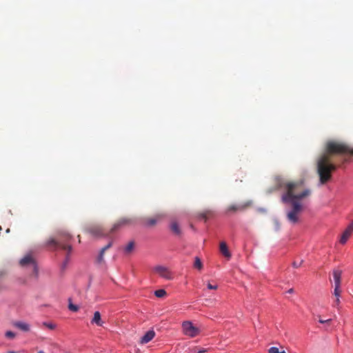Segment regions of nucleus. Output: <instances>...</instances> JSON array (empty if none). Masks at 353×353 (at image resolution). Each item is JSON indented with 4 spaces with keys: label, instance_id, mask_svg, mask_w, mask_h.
Masks as SVG:
<instances>
[{
    "label": "nucleus",
    "instance_id": "f257e3e1",
    "mask_svg": "<svg viewBox=\"0 0 353 353\" xmlns=\"http://www.w3.org/2000/svg\"><path fill=\"white\" fill-rule=\"evenodd\" d=\"M302 181L289 182L283 180H279L278 185L285 192L281 196L282 201L289 205L286 210V217L288 221L294 225L299 223L300 214L303 210L302 201L311 194V190L305 188L301 190Z\"/></svg>",
    "mask_w": 353,
    "mask_h": 353
},
{
    "label": "nucleus",
    "instance_id": "f03ea898",
    "mask_svg": "<svg viewBox=\"0 0 353 353\" xmlns=\"http://www.w3.org/2000/svg\"><path fill=\"white\" fill-rule=\"evenodd\" d=\"M340 156L339 163L347 162L346 154H353V148L337 141H328L325 152L317 159V172L319 175L320 184H324L331 178V172L336 170V165L331 162L330 155Z\"/></svg>",
    "mask_w": 353,
    "mask_h": 353
},
{
    "label": "nucleus",
    "instance_id": "7ed1b4c3",
    "mask_svg": "<svg viewBox=\"0 0 353 353\" xmlns=\"http://www.w3.org/2000/svg\"><path fill=\"white\" fill-rule=\"evenodd\" d=\"M70 239L71 236L67 232H61L57 239L52 238L49 239L47 243V245L48 246H52L56 250L59 249L65 252L66 256L61 265L62 269L66 268L69 261L70 254L72 252V246L68 243Z\"/></svg>",
    "mask_w": 353,
    "mask_h": 353
},
{
    "label": "nucleus",
    "instance_id": "20e7f679",
    "mask_svg": "<svg viewBox=\"0 0 353 353\" xmlns=\"http://www.w3.org/2000/svg\"><path fill=\"white\" fill-rule=\"evenodd\" d=\"M162 218L161 214H157L155 216L149 219L143 218H123L117 222L111 229V232H114L125 225H133L138 223H145L147 226L155 225Z\"/></svg>",
    "mask_w": 353,
    "mask_h": 353
},
{
    "label": "nucleus",
    "instance_id": "39448f33",
    "mask_svg": "<svg viewBox=\"0 0 353 353\" xmlns=\"http://www.w3.org/2000/svg\"><path fill=\"white\" fill-rule=\"evenodd\" d=\"M182 330L183 334L190 338L196 336L201 332L200 328L194 325L190 321H185L182 323Z\"/></svg>",
    "mask_w": 353,
    "mask_h": 353
},
{
    "label": "nucleus",
    "instance_id": "423d86ee",
    "mask_svg": "<svg viewBox=\"0 0 353 353\" xmlns=\"http://www.w3.org/2000/svg\"><path fill=\"white\" fill-rule=\"evenodd\" d=\"M19 265L22 268H32L33 272L34 274H37V265L32 253H28L23 258H21V260L19 261Z\"/></svg>",
    "mask_w": 353,
    "mask_h": 353
},
{
    "label": "nucleus",
    "instance_id": "0eeeda50",
    "mask_svg": "<svg viewBox=\"0 0 353 353\" xmlns=\"http://www.w3.org/2000/svg\"><path fill=\"white\" fill-rule=\"evenodd\" d=\"M154 272L158 274L160 276L165 279H172L171 272L168 270V269L163 265H157L153 268Z\"/></svg>",
    "mask_w": 353,
    "mask_h": 353
},
{
    "label": "nucleus",
    "instance_id": "6e6552de",
    "mask_svg": "<svg viewBox=\"0 0 353 353\" xmlns=\"http://www.w3.org/2000/svg\"><path fill=\"white\" fill-rule=\"evenodd\" d=\"M353 232V220L351 221V223L347 225L346 229L343 232L341 239H340V243L341 244H345L351 234Z\"/></svg>",
    "mask_w": 353,
    "mask_h": 353
},
{
    "label": "nucleus",
    "instance_id": "1a4fd4ad",
    "mask_svg": "<svg viewBox=\"0 0 353 353\" xmlns=\"http://www.w3.org/2000/svg\"><path fill=\"white\" fill-rule=\"evenodd\" d=\"M88 232L95 236H105L108 234L100 226L94 225L88 228Z\"/></svg>",
    "mask_w": 353,
    "mask_h": 353
},
{
    "label": "nucleus",
    "instance_id": "9d476101",
    "mask_svg": "<svg viewBox=\"0 0 353 353\" xmlns=\"http://www.w3.org/2000/svg\"><path fill=\"white\" fill-rule=\"evenodd\" d=\"M342 272L339 270H334L333 271V279L334 282V289H341V279Z\"/></svg>",
    "mask_w": 353,
    "mask_h": 353
},
{
    "label": "nucleus",
    "instance_id": "9b49d317",
    "mask_svg": "<svg viewBox=\"0 0 353 353\" xmlns=\"http://www.w3.org/2000/svg\"><path fill=\"white\" fill-rule=\"evenodd\" d=\"M219 250L222 255L227 259H230L232 256L230 252L228 250L227 244L225 241H221L219 244Z\"/></svg>",
    "mask_w": 353,
    "mask_h": 353
},
{
    "label": "nucleus",
    "instance_id": "f8f14e48",
    "mask_svg": "<svg viewBox=\"0 0 353 353\" xmlns=\"http://www.w3.org/2000/svg\"><path fill=\"white\" fill-rule=\"evenodd\" d=\"M250 204H251V201H248L244 204L232 205L228 208L227 212L229 213V212H234L238 210H244L247 206H248Z\"/></svg>",
    "mask_w": 353,
    "mask_h": 353
},
{
    "label": "nucleus",
    "instance_id": "ddd939ff",
    "mask_svg": "<svg viewBox=\"0 0 353 353\" xmlns=\"http://www.w3.org/2000/svg\"><path fill=\"white\" fill-rule=\"evenodd\" d=\"M155 336V332L153 330L148 331L141 339V343L145 344L150 342Z\"/></svg>",
    "mask_w": 353,
    "mask_h": 353
},
{
    "label": "nucleus",
    "instance_id": "4468645a",
    "mask_svg": "<svg viewBox=\"0 0 353 353\" xmlns=\"http://www.w3.org/2000/svg\"><path fill=\"white\" fill-rule=\"evenodd\" d=\"M341 293V289L334 290L333 294L335 296V300L333 302L332 306L334 307L337 308L338 310L339 309V306H340V303H341V301H340Z\"/></svg>",
    "mask_w": 353,
    "mask_h": 353
},
{
    "label": "nucleus",
    "instance_id": "2eb2a0df",
    "mask_svg": "<svg viewBox=\"0 0 353 353\" xmlns=\"http://www.w3.org/2000/svg\"><path fill=\"white\" fill-rule=\"evenodd\" d=\"M91 323L92 324H95L98 326H103V321L101 320V314L98 311H96L94 313V316H93V318L91 321Z\"/></svg>",
    "mask_w": 353,
    "mask_h": 353
},
{
    "label": "nucleus",
    "instance_id": "dca6fc26",
    "mask_svg": "<svg viewBox=\"0 0 353 353\" xmlns=\"http://www.w3.org/2000/svg\"><path fill=\"white\" fill-rule=\"evenodd\" d=\"M14 325L24 332H28L30 330V325L23 321H17L14 323Z\"/></svg>",
    "mask_w": 353,
    "mask_h": 353
},
{
    "label": "nucleus",
    "instance_id": "f3484780",
    "mask_svg": "<svg viewBox=\"0 0 353 353\" xmlns=\"http://www.w3.org/2000/svg\"><path fill=\"white\" fill-rule=\"evenodd\" d=\"M134 249V242L130 241L123 248L125 254H130Z\"/></svg>",
    "mask_w": 353,
    "mask_h": 353
},
{
    "label": "nucleus",
    "instance_id": "a211bd4d",
    "mask_svg": "<svg viewBox=\"0 0 353 353\" xmlns=\"http://www.w3.org/2000/svg\"><path fill=\"white\" fill-rule=\"evenodd\" d=\"M194 267L199 270L203 268V263L198 256L194 259Z\"/></svg>",
    "mask_w": 353,
    "mask_h": 353
},
{
    "label": "nucleus",
    "instance_id": "6ab92c4d",
    "mask_svg": "<svg viewBox=\"0 0 353 353\" xmlns=\"http://www.w3.org/2000/svg\"><path fill=\"white\" fill-rule=\"evenodd\" d=\"M170 228L175 234H179L180 233V229L176 222H172L170 225Z\"/></svg>",
    "mask_w": 353,
    "mask_h": 353
},
{
    "label": "nucleus",
    "instance_id": "aec40b11",
    "mask_svg": "<svg viewBox=\"0 0 353 353\" xmlns=\"http://www.w3.org/2000/svg\"><path fill=\"white\" fill-rule=\"evenodd\" d=\"M165 294H166V292L163 289L158 290L154 292L155 296L159 298L163 297L165 295Z\"/></svg>",
    "mask_w": 353,
    "mask_h": 353
},
{
    "label": "nucleus",
    "instance_id": "412c9836",
    "mask_svg": "<svg viewBox=\"0 0 353 353\" xmlns=\"http://www.w3.org/2000/svg\"><path fill=\"white\" fill-rule=\"evenodd\" d=\"M69 301H70V303H69V305H68L69 310L72 311V312H77L78 310H79V307L77 305H76L72 304L70 302V299Z\"/></svg>",
    "mask_w": 353,
    "mask_h": 353
},
{
    "label": "nucleus",
    "instance_id": "4be33fe9",
    "mask_svg": "<svg viewBox=\"0 0 353 353\" xmlns=\"http://www.w3.org/2000/svg\"><path fill=\"white\" fill-rule=\"evenodd\" d=\"M269 353H286L285 351L280 352L276 347H272L268 350Z\"/></svg>",
    "mask_w": 353,
    "mask_h": 353
},
{
    "label": "nucleus",
    "instance_id": "5701e85b",
    "mask_svg": "<svg viewBox=\"0 0 353 353\" xmlns=\"http://www.w3.org/2000/svg\"><path fill=\"white\" fill-rule=\"evenodd\" d=\"M43 325L50 330H54L56 327V325L52 323L44 322Z\"/></svg>",
    "mask_w": 353,
    "mask_h": 353
},
{
    "label": "nucleus",
    "instance_id": "b1692460",
    "mask_svg": "<svg viewBox=\"0 0 353 353\" xmlns=\"http://www.w3.org/2000/svg\"><path fill=\"white\" fill-rule=\"evenodd\" d=\"M5 336L9 339H14L15 337V333L12 331H7L5 333Z\"/></svg>",
    "mask_w": 353,
    "mask_h": 353
},
{
    "label": "nucleus",
    "instance_id": "393cba45",
    "mask_svg": "<svg viewBox=\"0 0 353 353\" xmlns=\"http://www.w3.org/2000/svg\"><path fill=\"white\" fill-rule=\"evenodd\" d=\"M303 262V260H301L299 263H298L296 261H294L292 263V266L295 268H299L302 265Z\"/></svg>",
    "mask_w": 353,
    "mask_h": 353
},
{
    "label": "nucleus",
    "instance_id": "a878e982",
    "mask_svg": "<svg viewBox=\"0 0 353 353\" xmlns=\"http://www.w3.org/2000/svg\"><path fill=\"white\" fill-rule=\"evenodd\" d=\"M105 252H103V250H101L100 251V253H99V255L98 256V261L100 263L103 261V254H104Z\"/></svg>",
    "mask_w": 353,
    "mask_h": 353
},
{
    "label": "nucleus",
    "instance_id": "bb28decb",
    "mask_svg": "<svg viewBox=\"0 0 353 353\" xmlns=\"http://www.w3.org/2000/svg\"><path fill=\"white\" fill-rule=\"evenodd\" d=\"M207 287L209 290H216L218 288L216 285H212L210 283H208Z\"/></svg>",
    "mask_w": 353,
    "mask_h": 353
},
{
    "label": "nucleus",
    "instance_id": "cd10ccee",
    "mask_svg": "<svg viewBox=\"0 0 353 353\" xmlns=\"http://www.w3.org/2000/svg\"><path fill=\"white\" fill-rule=\"evenodd\" d=\"M112 246V242H109L108 244L107 245H105V247H103L101 250H103V252H105L108 249H109L110 247Z\"/></svg>",
    "mask_w": 353,
    "mask_h": 353
},
{
    "label": "nucleus",
    "instance_id": "c85d7f7f",
    "mask_svg": "<svg viewBox=\"0 0 353 353\" xmlns=\"http://www.w3.org/2000/svg\"><path fill=\"white\" fill-rule=\"evenodd\" d=\"M319 323H328L331 321V319H327V320H323V319H319Z\"/></svg>",
    "mask_w": 353,
    "mask_h": 353
},
{
    "label": "nucleus",
    "instance_id": "c756f323",
    "mask_svg": "<svg viewBox=\"0 0 353 353\" xmlns=\"http://www.w3.org/2000/svg\"><path fill=\"white\" fill-rule=\"evenodd\" d=\"M207 352V349L200 348L198 350L197 353H205Z\"/></svg>",
    "mask_w": 353,
    "mask_h": 353
},
{
    "label": "nucleus",
    "instance_id": "7c9ffc66",
    "mask_svg": "<svg viewBox=\"0 0 353 353\" xmlns=\"http://www.w3.org/2000/svg\"><path fill=\"white\" fill-rule=\"evenodd\" d=\"M190 351L193 353H197L198 349L196 347H194L192 348L191 350H190Z\"/></svg>",
    "mask_w": 353,
    "mask_h": 353
},
{
    "label": "nucleus",
    "instance_id": "2f4dec72",
    "mask_svg": "<svg viewBox=\"0 0 353 353\" xmlns=\"http://www.w3.org/2000/svg\"><path fill=\"white\" fill-rule=\"evenodd\" d=\"M275 225H276V229L277 230H279V228H280V225H279V223L278 221H276V220H275Z\"/></svg>",
    "mask_w": 353,
    "mask_h": 353
},
{
    "label": "nucleus",
    "instance_id": "473e14b6",
    "mask_svg": "<svg viewBox=\"0 0 353 353\" xmlns=\"http://www.w3.org/2000/svg\"><path fill=\"white\" fill-rule=\"evenodd\" d=\"M293 292H294L293 288H290V290H288V293H289V294H292Z\"/></svg>",
    "mask_w": 353,
    "mask_h": 353
},
{
    "label": "nucleus",
    "instance_id": "72a5a7b5",
    "mask_svg": "<svg viewBox=\"0 0 353 353\" xmlns=\"http://www.w3.org/2000/svg\"><path fill=\"white\" fill-rule=\"evenodd\" d=\"M8 353H18L17 352H15V351H13V350H10L8 352Z\"/></svg>",
    "mask_w": 353,
    "mask_h": 353
},
{
    "label": "nucleus",
    "instance_id": "f704fd0d",
    "mask_svg": "<svg viewBox=\"0 0 353 353\" xmlns=\"http://www.w3.org/2000/svg\"><path fill=\"white\" fill-rule=\"evenodd\" d=\"M38 353H45V352L42 350H40L39 352H38Z\"/></svg>",
    "mask_w": 353,
    "mask_h": 353
},
{
    "label": "nucleus",
    "instance_id": "c9c22d12",
    "mask_svg": "<svg viewBox=\"0 0 353 353\" xmlns=\"http://www.w3.org/2000/svg\"><path fill=\"white\" fill-rule=\"evenodd\" d=\"M202 216H203V218H205V217H206L205 214H202Z\"/></svg>",
    "mask_w": 353,
    "mask_h": 353
},
{
    "label": "nucleus",
    "instance_id": "e433bc0d",
    "mask_svg": "<svg viewBox=\"0 0 353 353\" xmlns=\"http://www.w3.org/2000/svg\"><path fill=\"white\" fill-rule=\"evenodd\" d=\"M10 232V229H7L6 232Z\"/></svg>",
    "mask_w": 353,
    "mask_h": 353
},
{
    "label": "nucleus",
    "instance_id": "4c0bfd02",
    "mask_svg": "<svg viewBox=\"0 0 353 353\" xmlns=\"http://www.w3.org/2000/svg\"><path fill=\"white\" fill-rule=\"evenodd\" d=\"M2 230V228H1V226H0V230Z\"/></svg>",
    "mask_w": 353,
    "mask_h": 353
}]
</instances>
